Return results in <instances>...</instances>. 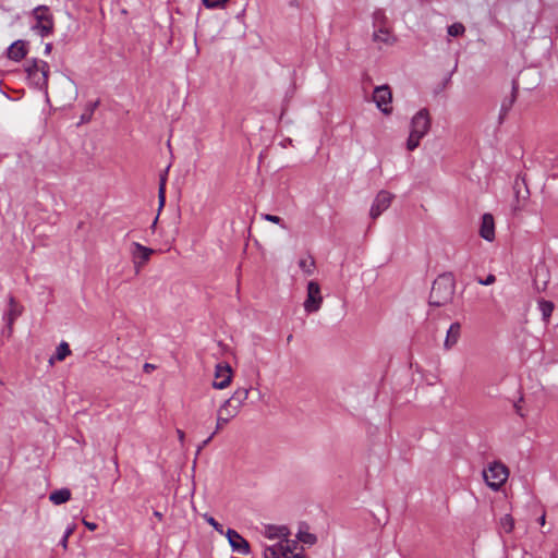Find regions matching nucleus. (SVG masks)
<instances>
[{"mask_svg": "<svg viewBox=\"0 0 558 558\" xmlns=\"http://www.w3.org/2000/svg\"><path fill=\"white\" fill-rule=\"evenodd\" d=\"M507 114H508V113H504V111H500V112H499V117H498L499 124H501V123L505 121V119H506Z\"/></svg>", "mask_w": 558, "mask_h": 558, "instance_id": "nucleus-42", "label": "nucleus"}, {"mask_svg": "<svg viewBox=\"0 0 558 558\" xmlns=\"http://www.w3.org/2000/svg\"><path fill=\"white\" fill-rule=\"evenodd\" d=\"M74 531H75L74 524L69 525L66 527V530L64 531V534L59 542V545L62 546L64 549H66L69 537L74 533Z\"/></svg>", "mask_w": 558, "mask_h": 558, "instance_id": "nucleus-31", "label": "nucleus"}, {"mask_svg": "<svg viewBox=\"0 0 558 558\" xmlns=\"http://www.w3.org/2000/svg\"><path fill=\"white\" fill-rule=\"evenodd\" d=\"M248 393V388H239L223 402L217 413L216 432H219L225 424L239 413L240 408L247 400Z\"/></svg>", "mask_w": 558, "mask_h": 558, "instance_id": "nucleus-2", "label": "nucleus"}, {"mask_svg": "<svg viewBox=\"0 0 558 558\" xmlns=\"http://www.w3.org/2000/svg\"><path fill=\"white\" fill-rule=\"evenodd\" d=\"M25 72L31 83L38 89H46L48 86L49 65L44 60L33 59L27 61Z\"/></svg>", "mask_w": 558, "mask_h": 558, "instance_id": "nucleus-4", "label": "nucleus"}, {"mask_svg": "<svg viewBox=\"0 0 558 558\" xmlns=\"http://www.w3.org/2000/svg\"><path fill=\"white\" fill-rule=\"evenodd\" d=\"M550 558H557V556L556 555H551Z\"/></svg>", "mask_w": 558, "mask_h": 558, "instance_id": "nucleus-48", "label": "nucleus"}, {"mask_svg": "<svg viewBox=\"0 0 558 558\" xmlns=\"http://www.w3.org/2000/svg\"><path fill=\"white\" fill-rule=\"evenodd\" d=\"M501 526L506 533L512 532L514 527V520L510 514H506L501 518Z\"/></svg>", "mask_w": 558, "mask_h": 558, "instance_id": "nucleus-27", "label": "nucleus"}, {"mask_svg": "<svg viewBox=\"0 0 558 558\" xmlns=\"http://www.w3.org/2000/svg\"><path fill=\"white\" fill-rule=\"evenodd\" d=\"M262 218L266 221H269V222H272V223H276V225H279L281 228L286 229L287 226L283 221V219L279 216H276V215H270V214H262Z\"/></svg>", "mask_w": 558, "mask_h": 558, "instance_id": "nucleus-30", "label": "nucleus"}, {"mask_svg": "<svg viewBox=\"0 0 558 558\" xmlns=\"http://www.w3.org/2000/svg\"><path fill=\"white\" fill-rule=\"evenodd\" d=\"M508 469L501 462H493L483 471V477L487 486L498 490L508 478Z\"/></svg>", "mask_w": 558, "mask_h": 558, "instance_id": "nucleus-6", "label": "nucleus"}, {"mask_svg": "<svg viewBox=\"0 0 558 558\" xmlns=\"http://www.w3.org/2000/svg\"><path fill=\"white\" fill-rule=\"evenodd\" d=\"M456 293V279L451 272L439 275L433 282L428 304L435 307L451 303Z\"/></svg>", "mask_w": 558, "mask_h": 558, "instance_id": "nucleus-1", "label": "nucleus"}, {"mask_svg": "<svg viewBox=\"0 0 558 558\" xmlns=\"http://www.w3.org/2000/svg\"><path fill=\"white\" fill-rule=\"evenodd\" d=\"M218 432H214L207 439H205L204 441H202V444L197 447V451L196 453L198 454L203 448H205L213 439V437L217 434Z\"/></svg>", "mask_w": 558, "mask_h": 558, "instance_id": "nucleus-37", "label": "nucleus"}, {"mask_svg": "<svg viewBox=\"0 0 558 558\" xmlns=\"http://www.w3.org/2000/svg\"><path fill=\"white\" fill-rule=\"evenodd\" d=\"M153 253H154V251L151 248L146 247V246L140 244L138 242L132 243L131 254H132L134 266L137 271L140 270V268L143 265H145L149 260Z\"/></svg>", "mask_w": 558, "mask_h": 558, "instance_id": "nucleus-12", "label": "nucleus"}, {"mask_svg": "<svg viewBox=\"0 0 558 558\" xmlns=\"http://www.w3.org/2000/svg\"><path fill=\"white\" fill-rule=\"evenodd\" d=\"M465 27L461 23H453L448 27V35L452 37L460 36L464 33Z\"/></svg>", "mask_w": 558, "mask_h": 558, "instance_id": "nucleus-29", "label": "nucleus"}, {"mask_svg": "<svg viewBox=\"0 0 558 558\" xmlns=\"http://www.w3.org/2000/svg\"><path fill=\"white\" fill-rule=\"evenodd\" d=\"M70 499L71 490L69 488L57 489L49 495V500L54 505H62Z\"/></svg>", "mask_w": 558, "mask_h": 558, "instance_id": "nucleus-19", "label": "nucleus"}, {"mask_svg": "<svg viewBox=\"0 0 558 558\" xmlns=\"http://www.w3.org/2000/svg\"><path fill=\"white\" fill-rule=\"evenodd\" d=\"M22 314V306L16 302L14 296L9 298V308L3 314V320L9 325V333H13V324Z\"/></svg>", "mask_w": 558, "mask_h": 558, "instance_id": "nucleus-14", "label": "nucleus"}, {"mask_svg": "<svg viewBox=\"0 0 558 558\" xmlns=\"http://www.w3.org/2000/svg\"><path fill=\"white\" fill-rule=\"evenodd\" d=\"M266 535L269 538L287 537L289 535V530L287 526H283V525H281V526L269 525V526H267Z\"/></svg>", "mask_w": 558, "mask_h": 558, "instance_id": "nucleus-21", "label": "nucleus"}, {"mask_svg": "<svg viewBox=\"0 0 558 558\" xmlns=\"http://www.w3.org/2000/svg\"><path fill=\"white\" fill-rule=\"evenodd\" d=\"M154 515H155L156 518H158L159 520H161V519H162V514H161L159 511H155V512H154Z\"/></svg>", "mask_w": 558, "mask_h": 558, "instance_id": "nucleus-46", "label": "nucleus"}, {"mask_svg": "<svg viewBox=\"0 0 558 558\" xmlns=\"http://www.w3.org/2000/svg\"><path fill=\"white\" fill-rule=\"evenodd\" d=\"M113 462H114L116 468H118V460H117V458H114Z\"/></svg>", "mask_w": 558, "mask_h": 558, "instance_id": "nucleus-47", "label": "nucleus"}, {"mask_svg": "<svg viewBox=\"0 0 558 558\" xmlns=\"http://www.w3.org/2000/svg\"><path fill=\"white\" fill-rule=\"evenodd\" d=\"M226 537L228 538L229 545L233 551H236L242 555L251 554L250 543L235 530L228 529L226 532Z\"/></svg>", "mask_w": 558, "mask_h": 558, "instance_id": "nucleus-11", "label": "nucleus"}, {"mask_svg": "<svg viewBox=\"0 0 558 558\" xmlns=\"http://www.w3.org/2000/svg\"><path fill=\"white\" fill-rule=\"evenodd\" d=\"M300 550L299 551H293V554L291 555V558H304V555H303V548L300 547L299 548Z\"/></svg>", "mask_w": 558, "mask_h": 558, "instance_id": "nucleus-39", "label": "nucleus"}, {"mask_svg": "<svg viewBox=\"0 0 558 558\" xmlns=\"http://www.w3.org/2000/svg\"><path fill=\"white\" fill-rule=\"evenodd\" d=\"M299 267L307 275H312L315 267V262L312 257L308 259H300Z\"/></svg>", "mask_w": 558, "mask_h": 558, "instance_id": "nucleus-26", "label": "nucleus"}, {"mask_svg": "<svg viewBox=\"0 0 558 558\" xmlns=\"http://www.w3.org/2000/svg\"><path fill=\"white\" fill-rule=\"evenodd\" d=\"M177 433H178L179 440H180L181 442H183L184 437H185L184 432H183V430H181V429H178V430H177Z\"/></svg>", "mask_w": 558, "mask_h": 558, "instance_id": "nucleus-43", "label": "nucleus"}, {"mask_svg": "<svg viewBox=\"0 0 558 558\" xmlns=\"http://www.w3.org/2000/svg\"><path fill=\"white\" fill-rule=\"evenodd\" d=\"M27 53L26 43L16 40L8 48V58L13 61L22 60Z\"/></svg>", "mask_w": 558, "mask_h": 558, "instance_id": "nucleus-16", "label": "nucleus"}, {"mask_svg": "<svg viewBox=\"0 0 558 558\" xmlns=\"http://www.w3.org/2000/svg\"><path fill=\"white\" fill-rule=\"evenodd\" d=\"M323 303L320 287L316 281L307 283V295L304 301V310L306 313H316L319 311Z\"/></svg>", "mask_w": 558, "mask_h": 558, "instance_id": "nucleus-7", "label": "nucleus"}, {"mask_svg": "<svg viewBox=\"0 0 558 558\" xmlns=\"http://www.w3.org/2000/svg\"><path fill=\"white\" fill-rule=\"evenodd\" d=\"M432 125L429 112L426 108L418 110L412 118L410 132H414L421 136H425Z\"/></svg>", "mask_w": 558, "mask_h": 558, "instance_id": "nucleus-8", "label": "nucleus"}, {"mask_svg": "<svg viewBox=\"0 0 558 558\" xmlns=\"http://www.w3.org/2000/svg\"><path fill=\"white\" fill-rule=\"evenodd\" d=\"M51 49H52V44H46L45 46V54H49L51 52Z\"/></svg>", "mask_w": 558, "mask_h": 558, "instance_id": "nucleus-44", "label": "nucleus"}, {"mask_svg": "<svg viewBox=\"0 0 558 558\" xmlns=\"http://www.w3.org/2000/svg\"><path fill=\"white\" fill-rule=\"evenodd\" d=\"M1 336L10 338L12 333H9V325L5 324V327L1 330Z\"/></svg>", "mask_w": 558, "mask_h": 558, "instance_id": "nucleus-40", "label": "nucleus"}, {"mask_svg": "<svg viewBox=\"0 0 558 558\" xmlns=\"http://www.w3.org/2000/svg\"><path fill=\"white\" fill-rule=\"evenodd\" d=\"M518 90H519V83L517 81H512L511 95L509 97H506L501 101L500 111H504V113H509L513 104L517 100Z\"/></svg>", "mask_w": 558, "mask_h": 558, "instance_id": "nucleus-18", "label": "nucleus"}, {"mask_svg": "<svg viewBox=\"0 0 558 558\" xmlns=\"http://www.w3.org/2000/svg\"><path fill=\"white\" fill-rule=\"evenodd\" d=\"M422 138H423V136H421L414 132H410V135L407 141L408 150L413 151L414 149H416L418 147Z\"/></svg>", "mask_w": 558, "mask_h": 558, "instance_id": "nucleus-25", "label": "nucleus"}, {"mask_svg": "<svg viewBox=\"0 0 558 558\" xmlns=\"http://www.w3.org/2000/svg\"><path fill=\"white\" fill-rule=\"evenodd\" d=\"M207 9H222L229 0H202Z\"/></svg>", "mask_w": 558, "mask_h": 558, "instance_id": "nucleus-28", "label": "nucleus"}, {"mask_svg": "<svg viewBox=\"0 0 558 558\" xmlns=\"http://www.w3.org/2000/svg\"><path fill=\"white\" fill-rule=\"evenodd\" d=\"M299 549V546H298V543L295 542H292V544H290L288 541H287V544L283 545V551L287 553V556H284L286 558H291V555L293 554L294 550Z\"/></svg>", "mask_w": 558, "mask_h": 558, "instance_id": "nucleus-34", "label": "nucleus"}, {"mask_svg": "<svg viewBox=\"0 0 558 558\" xmlns=\"http://www.w3.org/2000/svg\"><path fill=\"white\" fill-rule=\"evenodd\" d=\"M538 522L541 525H544L545 524V514H543L539 519H538Z\"/></svg>", "mask_w": 558, "mask_h": 558, "instance_id": "nucleus-45", "label": "nucleus"}, {"mask_svg": "<svg viewBox=\"0 0 558 558\" xmlns=\"http://www.w3.org/2000/svg\"><path fill=\"white\" fill-rule=\"evenodd\" d=\"M461 332V325L460 323L456 322L452 323L447 331V336L445 339V348L447 350L451 349L459 340Z\"/></svg>", "mask_w": 558, "mask_h": 558, "instance_id": "nucleus-17", "label": "nucleus"}, {"mask_svg": "<svg viewBox=\"0 0 558 558\" xmlns=\"http://www.w3.org/2000/svg\"><path fill=\"white\" fill-rule=\"evenodd\" d=\"M83 524L89 530V531H95L97 529V524L94 523V522H89V521H86V520H83Z\"/></svg>", "mask_w": 558, "mask_h": 558, "instance_id": "nucleus-38", "label": "nucleus"}, {"mask_svg": "<svg viewBox=\"0 0 558 558\" xmlns=\"http://www.w3.org/2000/svg\"><path fill=\"white\" fill-rule=\"evenodd\" d=\"M71 354V350L69 344L65 341H62L56 350V354L50 357L49 363L53 364L54 360L63 361L68 355Z\"/></svg>", "mask_w": 558, "mask_h": 558, "instance_id": "nucleus-20", "label": "nucleus"}, {"mask_svg": "<svg viewBox=\"0 0 558 558\" xmlns=\"http://www.w3.org/2000/svg\"><path fill=\"white\" fill-rule=\"evenodd\" d=\"M165 190H166V179L165 177L160 178V185H159V203L160 206H163L165 204Z\"/></svg>", "mask_w": 558, "mask_h": 558, "instance_id": "nucleus-35", "label": "nucleus"}, {"mask_svg": "<svg viewBox=\"0 0 558 558\" xmlns=\"http://www.w3.org/2000/svg\"><path fill=\"white\" fill-rule=\"evenodd\" d=\"M373 40L385 45H393L396 37L391 33L388 19L381 9H377L373 13Z\"/></svg>", "mask_w": 558, "mask_h": 558, "instance_id": "nucleus-3", "label": "nucleus"}, {"mask_svg": "<svg viewBox=\"0 0 558 558\" xmlns=\"http://www.w3.org/2000/svg\"><path fill=\"white\" fill-rule=\"evenodd\" d=\"M480 235L486 241H493L495 239V222L493 215H483L480 228Z\"/></svg>", "mask_w": 558, "mask_h": 558, "instance_id": "nucleus-15", "label": "nucleus"}, {"mask_svg": "<svg viewBox=\"0 0 558 558\" xmlns=\"http://www.w3.org/2000/svg\"><path fill=\"white\" fill-rule=\"evenodd\" d=\"M205 521L213 526L218 533L223 534V527L222 525L211 515L205 514L204 515Z\"/></svg>", "mask_w": 558, "mask_h": 558, "instance_id": "nucleus-33", "label": "nucleus"}, {"mask_svg": "<svg viewBox=\"0 0 558 558\" xmlns=\"http://www.w3.org/2000/svg\"><path fill=\"white\" fill-rule=\"evenodd\" d=\"M393 195L388 191H380L371 207L369 216L372 219H377L385 210L391 205Z\"/></svg>", "mask_w": 558, "mask_h": 558, "instance_id": "nucleus-10", "label": "nucleus"}, {"mask_svg": "<svg viewBox=\"0 0 558 558\" xmlns=\"http://www.w3.org/2000/svg\"><path fill=\"white\" fill-rule=\"evenodd\" d=\"M282 549V544L267 547L264 550V558H282L283 556H287V553H284Z\"/></svg>", "mask_w": 558, "mask_h": 558, "instance_id": "nucleus-23", "label": "nucleus"}, {"mask_svg": "<svg viewBox=\"0 0 558 558\" xmlns=\"http://www.w3.org/2000/svg\"><path fill=\"white\" fill-rule=\"evenodd\" d=\"M373 100L384 114H390L392 108L389 106L392 100L391 89L388 85L377 86L374 89Z\"/></svg>", "mask_w": 558, "mask_h": 558, "instance_id": "nucleus-9", "label": "nucleus"}, {"mask_svg": "<svg viewBox=\"0 0 558 558\" xmlns=\"http://www.w3.org/2000/svg\"><path fill=\"white\" fill-rule=\"evenodd\" d=\"M216 379L213 383V387L216 389H225L231 383V367L229 364L219 363L216 366L215 372Z\"/></svg>", "mask_w": 558, "mask_h": 558, "instance_id": "nucleus-13", "label": "nucleus"}, {"mask_svg": "<svg viewBox=\"0 0 558 558\" xmlns=\"http://www.w3.org/2000/svg\"><path fill=\"white\" fill-rule=\"evenodd\" d=\"M33 16L36 23L32 26V29L39 36L46 37L53 31V16L50 9L46 5H38L33 10Z\"/></svg>", "mask_w": 558, "mask_h": 558, "instance_id": "nucleus-5", "label": "nucleus"}, {"mask_svg": "<svg viewBox=\"0 0 558 558\" xmlns=\"http://www.w3.org/2000/svg\"><path fill=\"white\" fill-rule=\"evenodd\" d=\"M480 284H483V286H489V284H493L495 283L496 281V277L494 275H488L485 279H478L477 280Z\"/></svg>", "mask_w": 558, "mask_h": 558, "instance_id": "nucleus-36", "label": "nucleus"}, {"mask_svg": "<svg viewBox=\"0 0 558 558\" xmlns=\"http://www.w3.org/2000/svg\"><path fill=\"white\" fill-rule=\"evenodd\" d=\"M298 538L305 543V544H308V545H313L316 543L317 538L314 534L312 533H308V532H300L298 534Z\"/></svg>", "mask_w": 558, "mask_h": 558, "instance_id": "nucleus-32", "label": "nucleus"}, {"mask_svg": "<svg viewBox=\"0 0 558 558\" xmlns=\"http://www.w3.org/2000/svg\"><path fill=\"white\" fill-rule=\"evenodd\" d=\"M100 101L99 100H96L94 102H89L84 112L82 113L81 118H80V122L78 124H84V123H88L92 118H93V114L95 112V110L97 109V107L99 106Z\"/></svg>", "mask_w": 558, "mask_h": 558, "instance_id": "nucleus-22", "label": "nucleus"}, {"mask_svg": "<svg viewBox=\"0 0 558 558\" xmlns=\"http://www.w3.org/2000/svg\"><path fill=\"white\" fill-rule=\"evenodd\" d=\"M153 369H155V365L149 364V363H145V364H144V371H145L146 373H149V372H151Z\"/></svg>", "mask_w": 558, "mask_h": 558, "instance_id": "nucleus-41", "label": "nucleus"}, {"mask_svg": "<svg viewBox=\"0 0 558 558\" xmlns=\"http://www.w3.org/2000/svg\"><path fill=\"white\" fill-rule=\"evenodd\" d=\"M554 307H555L554 303L550 301L541 300L538 302V308L542 313V317H543L544 322H546V323L548 322L549 317L553 314Z\"/></svg>", "mask_w": 558, "mask_h": 558, "instance_id": "nucleus-24", "label": "nucleus"}]
</instances>
